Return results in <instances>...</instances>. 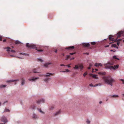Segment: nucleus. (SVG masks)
<instances>
[{"instance_id":"obj_59","label":"nucleus","mask_w":124,"mask_h":124,"mask_svg":"<svg viewBox=\"0 0 124 124\" xmlns=\"http://www.w3.org/2000/svg\"><path fill=\"white\" fill-rule=\"evenodd\" d=\"M62 55L63 56H64V54H62Z\"/></svg>"},{"instance_id":"obj_22","label":"nucleus","mask_w":124,"mask_h":124,"mask_svg":"<svg viewBox=\"0 0 124 124\" xmlns=\"http://www.w3.org/2000/svg\"><path fill=\"white\" fill-rule=\"evenodd\" d=\"M91 75L92 76V77L93 78H96V79H97L98 78L96 76V75H93L92 74H91Z\"/></svg>"},{"instance_id":"obj_25","label":"nucleus","mask_w":124,"mask_h":124,"mask_svg":"<svg viewBox=\"0 0 124 124\" xmlns=\"http://www.w3.org/2000/svg\"><path fill=\"white\" fill-rule=\"evenodd\" d=\"M70 71V70H68V69H67L65 71H62L61 72H69Z\"/></svg>"},{"instance_id":"obj_57","label":"nucleus","mask_w":124,"mask_h":124,"mask_svg":"<svg viewBox=\"0 0 124 124\" xmlns=\"http://www.w3.org/2000/svg\"><path fill=\"white\" fill-rule=\"evenodd\" d=\"M7 102V101H6L4 102V103H3V104H4L5 103H6V102Z\"/></svg>"},{"instance_id":"obj_7","label":"nucleus","mask_w":124,"mask_h":124,"mask_svg":"<svg viewBox=\"0 0 124 124\" xmlns=\"http://www.w3.org/2000/svg\"><path fill=\"white\" fill-rule=\"evenodd\" d=\"M53 74L51 73H47L46 74L44 75H40L39 76H44V77H48L50 76L51 75H52Z\"/></svg>"},{"instance_id":"obj_18","label":"nucleus","mask_w":124,"mask_h":124,"mask_svg":"<svg viewBox=\"0 0 124 124\" xmlns=\"http://www.w3.org/2000/svg\"><path fill=\"white\" fill-rule=\"evenodd\" d=\"M21 85H23L25 83V81L24 80L23 78H22L21 79Z\"/></svg>"},{"instance_id":"obj_8","label":"nucleus","mask_w":124,"mask_h":124,"mask_svg":"<svg viewBox=\"0 0 124 124\" xmlns=\"http://www.w3.org/2000/svg\"><path fill=\"white\" fill-rule=\"evenodd\" d=\"M113 36L112 35H110L109 37V39L110 41H115V40L112 37Z\"/></svg>"},{"instance_id":"obj_50","label":"nucleus","mask_w":124,"mask_h":124,"mask_svg":"<svg viewBox=\"0 0 124 124\" xmlns=\"http://www.w3.org/2000/svg\"><path fill=\"white\" fill-rule=\"evenodd\" d=\"M74 59V57H73L72 58H71L70 59V60H73Z\"/></svg>"},{"instance_id":"obj_14","label":"nucleus","mask_w":124,"mask_h":124,"mask_svg":"<svg viewBox=\"0 0 124 124\" xmlns=\"http://www.w3.org/2000/svg\"><path fill=\"white\" fill-rule=\"evenodd\" d=\"M78 68L80 69V70H81L83 68V66L82 64H78Z\"/></svg>"},{"instance_id":"obj_2","label":"nucleus","mask_w":124,"mask_h":124,"mask_svg":"<svg viewBox=\"0 0 124 124\" xmlns=\"http://www.w3.org/2000/svg\"><path fill=\"white\" fill-rule=\"evenodd\" d=\"M123 32L122 31H121L119 32L116 35L117 36V38L115 39V41H117V45L119 46V44L120 42L119 41H121L122 40L121 39H117L119 38L120 37L122 36L123 35Z\"/></svg>"},{"instance_id":"obj_62","label":"nucleus","mask_w":124,"mask_h":124,"mask_svg":"<svg viewBox=\"0 0 124 124\" xmlns=\"http://www.w3.org/2000/svg\"><path fill=\"white\" fill-rule=\"evenodd\" d=\"M92 70H92V72H93V70H93V69H92Z\"/></svg>"},{"instance_id":"obj_17","label":"nucleus","mask_w":124,"mask_h":124,"mask_svg":"<svg viewBox=\"0 0 124 124\" xmlns=\"http://www.w3.org/2000/svg\"><path fill=\"white\" fill-rule=\"evenodd\" d=\"M60 113L61 111L60 110H58V111H56L55 113V116L58 115L60 114Z\"/></svg>"},{"instance_id":"obj_20","label":"nucleus","mask_w":124,"mask_h":124,"mask_svg":"<svg viewBox=\"0 0 124 124\" xmlns=\"http://www.w3.org/2000/svg\"><path fill=\"white\" fill-rule=\"evenodd\" d=\"M109 97H118V96L117 95H110Z\"/></svg>"},{"instance_id":"obj_35","label":"nucleus","mask_w":124,"mask_h":124,"mask_svg":"<svg viewBox=\"0 0 124 124\" xmlns=\"http://www.w3.org/2000/svg\"><path fill=\"white\" fill-rule=\"evenodd\" d=\"M91 44L92 45H95L96 44V43L95 42H92Z\"/></svg>"},{"instance_id":"obj_24","label":"nucleus","mask_w":124,"mask_h":124,"mask_svg":"<svg viewBox=\"0 0 124 124\" xmlns=\"http://www.w3.org/2000/svg\"><path fill=\"white\" fill-rule=\"evenodd\" d=\"M15 43L16 44H21V43L19 41L17 40L15 41Z\"/></svg>"},{"instance_id":"obj_44","label":"nucleus","mask_w":124,"mask_h":124,"mask_svg":"<svg viewBox=\"0 0 124 124\" xmlns=\"http://www.w3.org/2000/svg\"><path fill=\"white\" fill-rule=\"evenodd\" d=\"M75 54V53H71L70 54V55H73V54Z\"/></svg>"},{"instance_id":"obj_60","label":"nucleus","mask_w":124,"mask_h":124,"mask_svg":"<svg viewBox=\"0 0 124 124\" xmlns=\"http://www.w3.org/2000/svg\"><path fill=\"white\" fill-rule=\"evenodd\" d=\"M95 70H96V71H98V69H95Z\"/></svg>"},{"instance_id":"obj_33","label":"nucleus","mask_w":124,"mask_h":124,"mask_svg":"<svg viewBox=\"0 0 124 124\" xmlns=\"http://www.w3.org/2000/svg\"><path fill=\"white\" fill-rule=\"evenodd\" d=\"M66 58H65L66 60H68L70 57V56L69 55H67L66 56Z\"/></svg>"},{"instance_id":"obj_19","label":"nucleus","mask_w":124,"mask_h":124,"mask_svg":"<svg viewBox=\"0 0 124 124\" xmlns=\"http://www.w3.org/2000/svg\"><path fill=\"white\" fill-rule=\"evenodd\" d=\"M94 65L95 66H102V64L101 63H96Z\"/></svg>"},{"instance_id":"obj_6","label":"nucleus","mask_w":124,"mask_h":124,"mask_svg":"<svg viewBox=\"0 0 124 124\" xmlns=\"http://www.w3.org/2000/svg\"><path fill=\"white\" fill-rule=\"evenodd\" d=\"M7 49V51L8 52L10 51L11 52H12L13 53H15L16 52L14 50H10L11 48L9 47H7L5 48V49Z\"/></svg>"},{"instance_id":"obj_52","label":"nucleus","mask_w":124,"mask_h":124,"mask_svg":"<svg viewBox=\"0 0 124 124\" xmlns=\"http://www.w3.org/2000/svg\"><path fill=\"white\" fill-rule=\"evenodd\" d=\"M68 66V67H70L71 66L69 65H68L66 66Z\"/></svg>"},{"instance_id":"obj_49","label":"nucleus","mask_w":124,"mask_h":124,"mask_svg":"<svg viewBox=\"0 0 124 124\" xmlns=\"http://www.w3.org/2000/svg\"><path fill=\"white\" fill-rule=\"evenodd\" d=\"M60 65L61 66H65V65H64V64H61Z\"/></svg>"},{"instance_id":"obj_26","label":"nucleus","mask_w":124,"mask_h":124,"mask_svg":"<svg viewBox=\"0 0 124 124\" xmlns=\"http://www.w3.org/2000/svg\"><path fill=\"white\" fill-rule=\"evenodd\" d=\"M74 69H78V66L77 65H75V66L74 67Z\"/></svg>"},{"instance_id":"obj_53","label":"nucleus","mask_w":124,"mask_h":124,"mask_svg":"<svg viewBox=\"0 0 124 124\" xmlns=\"http://www.w3.org/2000/svg\"><path fill=\"white\" fill-rule=\"evenodd\" d=\"M57 50H55V52L56 53L57 52Z\"/></svg>"},{"instance_id":"obj_11","label":"nucleus","mask_w":124,"mask_h":124,"mask_svg":"<svg viewBox=\"0 0 124 124\" xmlns=\"http://www.w3.org/2000/svg\"><path fill=\"white\" fill-rule=\"evenodd\" d=\"M37 102L38 104L41 103H44V101L43 99H41L37 101Z\"/></svg>"},{"instance_id":"obj_30","label":"nucleus","mask_w":124,"mask_h":124,"mask_svg":"<svg viewBox=\"0 0 124 124\" xmlns=\"http://www.w3.org/2000/svg\"><path fill=\"white\" fill-rule=\"evenodd\" d=\"M20 54H22L25 55H29V54H26L24 53H20Z\"/></svg>"},{"instance_id":"obj_40","label":"nucleus","mask_w":124,"mask_h":124,"mask_svg":"<svg viewBox=\"0 0 124 124\" xmlns=\"http://www.w3.org/2000/svg\"><path fill=\"white\" fill-rule=\"evenodd\" d=\"M3 38L1 36H0V40L1 41H2V39H3Z\"/></svg>"},{"instance_id":"obj_10","label":"nucleus","mask_w":124,"mask_h":124,"mask_svg":"<svg viewBox=\"0 0 124 124\" xmlns=\"http://www.w3.org/2000/svg\"><path fill=\"white\" fill-rule=\"evenodd\" d=\"M82 45L84 47H88L90 46V44L88 43H83L82 44Z\"/></svg>"},{"instance_id":"obj_42","label":"nucleus","mask_w":124,"mask_h":124,"mask_svg":"<svg viewBox=\"0 0 124 124\" xmlns=\"http://www.w3.org/2000/svg\"><path fill=\"white\" fill-rule=\"evenodd\" d=\"M86 122L87 124H89L90 123V121L88 120H87L86 121Z\"/></svg>"},{"instance_id":"obj_37","label":"nucleus","mask_w":124,"mask_h":124,"mask_svg":"<svg viewBox=\"0 0 124 124\" xmlns=\"http://www.w3.org/2000/svg\"><path fill=\"white\" fill-rule=\"evenodd\" d=\"M113 58H114V59H117V60H119V59H118V58H116V56H113Z\"/></svg>"},{"instance_id":"obj_32","label":"nucleus","mask_w":124,"mask_h":124,"mask_svg":"<svg viewBox=\"0 0 124 124\" xmlns=\"http://www.w3.org/2000/svg\"><path fill=\"white\" fill-rule=\"evenodd\" d=\"M6 85H1L0 86V87L2 88V87H6Z\"/></svg>"},{"instance_id":"obj_48","label":"nucleus","mask_w":124,"mask_h":124,"mask_svg":"<svg viewBox=\"0 0 124 124\" xmlns=\"http://www.w3.org/2000/svg\"><path fill=\"white\" fill-rule=\"evenodd\" d=\"M84 54H87V55H88L89 54V53H84Z\"/></svg>"},{"instance_id":"obj_61","label":"nucleus","mask_w":124,"mask_h":124,"mask_svg":"<svg viewBox=\"0 0 124 124\" xmlns=\"http://www.w3.org/2000/svg\"><path fill=\"white\" fill-rule=\"evenodd\" d=\"M0 124H5V123H1Z\"/></svg>"},{"instance_id":"obj_43","label":"nucleus","mask_w":124,"mask_h":124,"mask_svg":"<svg viewBox=\"0 0 124 124\" xmlns=\"http://www.w3.org/2000/svg\"><path fill=\"white\" fill-rule=\"evenodd\" d=\"M31 107L33 109H34L35 107V106L34 105L32 106Z\"/></svg>"},{"instance_id":"obj_3","label":"nucleus","mask_w":124,"mask_h":124,"mask_svg":"<svg viewBox=\"0 0 124 124\" xmlns=\"http://www.w3.org/2000/svg\"><path fill=\"white\" fill-rule=\"evenodd\" d=\"M113 65V62H109L107 64H105L104 65L105 66V68L106 69H109L111 70L112 69V68H113L112 66L111 65Z\"/></svg>"},{"instance_id":"obj_38","label":"nucleus","mask_w":124,"mask_h":124,"mask_svg":"<svg viewBox=\"0 0 124 124\" xmlns=\"http://www.w3.org/2000/svg\"><path fill=\"white\" fill-rule=\"evenodd\" d=\"M87 73L86 72H85L83 74L84 77H85V76L87 75Z\"/></svg>"},{"instance_id":"obj_15","label":"nucleus","mask_w":124,"mask_h":124,"mask_svg":"<svg viewBox=\"0 0 124 124\" xmlns=\"http://www.w3.org/2000/svg\"><path fill=\"white\" fill-rule=\"evenodd\" d=\"M19 81V79L15 80H7V82H11L14 81Z\"/></svg>"},{"instance_id":"obj_54","label":"nucleus","mask_w":124,"mask_h":124,"mask_svg":"<svg viewBox=\"0 0 124 124\" xmlns=\"http://www.w3.org/2000/svg\"><path fill=\"white\" fill-rule=\"evenodd\" d=\"M92 65L91 64H89V66L90 67H91L92 66Z\"/></svg>"},{"instance_id":"obj_34","label":"nucleus","mask_w":124,"mask_h":124,"mask_svg":"<svg viewBox=\"0 0 124 124\" xmlns=\"http://www.w3.org/2000/svg\"><path fill=\"white\" fill-rule=\"evenodd\" d=\"M36 70L35 69H34V70H33V72L34 73H39L38 72L36 71H35Z\"/></svg>"},{"instance_id":"obj_4","label":"nucleus","mask_w":124,"mask_h":124,"mask_svg":"<svg viewBox=\"0 0 124 124\" xmlns=\"http://www.w3.org/2000/svg\"><path fill=\"white\" fill-rule=\"evenodd\" d=\"M26 46L27 47L31 48H36V46L34 44H29L27 43L26 44Z\"/></svg>"},{"instance_id":"obj_16","label":"nucleus","mask_w":124,"mask_h":124,"mask_svg":"<svg viewBox=\"0 0 124 124\" xmlns=\"http://www.w3.org/2000/svg\"><path fill=\"white\" fill-rule=\"evenodd\" d=\"M119 65L118 64L116 65H114V66H112L113 68H112V69L115 70L116 69H117L119 67Z\"/></svg>"},{"instance_id":"obj_28","label":"nucleus","mask_w":124,"mask_h":124,"mask_svg":"<svg viewBox=\"0 0 124 124\" xmlns=\"http://www.w3.org/2000/svg\"><path fill=\"white\" fill-rule=\"evenodd\" d=\"M38 110L40 112L43 113L44 114V113L42 111V110L38 108Z\"/></svg>"},{"instance_id":"obj_9","label":"nucleus","mask_w":124,"mask_h":124,"mask_svg":"<svg viewBox=\"0 0 124 124\" xmlns=\"http://www.w3.org/2000/svg\"><path fill=\"white\" fill-rule=\"evenodd\" d=\"M51 64V63H46L44 64V66L45 68H48L49 67V66Z\"/></svg>"},{"instance_id":"obj_56","label":"nucleus","mask_w":124,"mask_h":124,"mask_svg":"<svg viewBox=\"0 0 124 124\" xmlns=\"http://www.w3.org/2000/svg\"><path fill=\"white\" fill-rule=\"evenodd\" d=\"M91 68L90 67H88V69H90Z\"/></svg>"},{"instance_id":"obj_51","label":"nucleus","mask_w":124,"mask_h":124,"mask_svg":"<svg viewBox=\"0 0 124 124\" xmlns=\"http://www.w3.org/2000/svg\"><path fill=\"white\" fill-rule=\"evenodd\" d=\"M54 108L53 107H51L50 108V109H52Z\"/></svg>"},{"instance_id":"obj_5","label":"nucleus","mask_w":124,"mask_h":124,"mask_svg":"<svg viewBox=\"0 0 124 124\" xmlns=\"http://www.w3.org/2000/svg\"><path fill=\"white\" fill-rule=\"evenodd\" d=\"M0 120L2 122L6 123L8 122L6 118L4 116H3L1 118Z\"/></svg>"},{"instance_id":"obj_41","label":"nucleus","mask_w":124,"mask_h":124,"mask_svg":"<svg viewBox=\"0 0 124 124\" xmlns=\"http://www.w3.org/2000/svg\"><path fill=\"white\" fill-rule=\"evenodd\" d=\"M36 50H37L38 52H42L43 51L42 50H41V49L38 50V49H36Z\"/></svg>"},{"instance_id":"obj_27","label":"nucleus","mask_w":124,"mask_h":124,"mask_svg":"<svg viewBox=\"0 0 124 124\" xmlns=\"http://www.w3.org/2000/svg\"><path fill=\"white\" fill-rule=\"evenodd\" d=\"M116 44H112V45L111 46L112 47H116L117 48H118V47L117 46L116 47Z\"/></svg>"},{"instance_id":"obj_1","label":"nucleus","mask_w":124,"mask_h":124,"mask_svg":"<svg viewBox=\"0 0 124 124\" xmlns=\"http://www.w3.org/2000/svg\"><path fill=\"white\" fill-rule=\"evenodd\" d=\"M102 78L105 83L110 85L111 86L112 85V83L115 82L114 79L110 76L108 77H103Z\"/></svg>"},{"instance_id":"obj_13","label":"nucleus","mask_w":124,"mask_h":124,"mask_svg":"<svg viewBox=\"0 0 124 124\" xmlns=\"http://www.w3.org/2000/svg\"><path fill=\"white\" fill-rule=\"evenodd\" d=\"M74 48V46H71L68 47H66V49H68V50H71L72 49H73Z\"/></svg>"},{"instance_id":"obj_39","label":"nucleus","mask_w":124,"mask_h":124,"mask_svg":"<svg viewBox=\"0 0 124 124\" xmlns=\"http://www.w3.org/2000/svg\"><path fill=\"white\" fill-rule=\"evenodd\" d=\"M3 42L6 41L8 42V39H4L3 40Z\"/></svg>"},{"instance_id":"obj_58","label":"nucleus","mask_w":124,"mask_h":124,"mask_svg":"<svg viewBox=\"0 0 124 124\" xmlns=\"http://www.w3.org/2000/svg\"><path fill=\"white\" fill-rule=\"evenodd\" d=\"M102 103V102L101 101H100L99 102L100 104H101Z\"/></svg>"},{"instance_id":"obj_12","label":"nucleus","mask_w":124,"mask_h":124,"mask_svg":"<svg viewBox=\"0 0 124 124\" xmlns=\"http://www.w3.org/2000/svg\"><path fill=\"white\" fill-rule=\"evenodd\" d=\"M39 79V78H35L34 77H32L31 78L29 79V81H34L35 80Z\"/></svg>"},{"instance_id":"obj_63","label":"nucleus","mask_w":124,"mask_h":124,"mask_svg":"<svg viewBox=\"0 0 124 124\" xmlns=\"http://www.w3.org/2000/svg\"><path fill=\"white\" fill-rule=\"evenodd\" d=\"M124 96V94H122Z\"/></svg>"},{"instance_id":"obj_21","label":"nucleus","mask_w":124,"mask_h":124,"mask_svg":"<svg viewBox=\"0 0 124 124\" xmlns=\"http://www.w3.org/2000/svg\"><path fill=\"white\" fill-rule=\"evenodd\" d=\"M98 74L102 75H105L106 74V73L105 72H99L98 73Z\"/></svg>"},{"instance_id":"obj_55","label":"nucleus","mask_w":124,"mask_h":124,"mask_svg":"<svg viewBox=\"0 0 124 124\" xmlns=\"http://www.w3.org/2000/svg\"><path fill=\"white\" fill-rule=\"evenodd\" d=\"M109 46V45H107V46H105V47H108Z\"/></svg>"},{"instance_id":"obj_36","label":"nucleus","mask_w":124,"mask_h":124,"mask_svg":"<svg viewBox=\"0 0 124 124\" xmlns=\"http://www.w3.org/2000/svg\"><path fill=\"white\" fill-rule=\"evenodd\" d=\"M101 85V84H96V85H95L94 86H93L95 87V86H98V85Z\"/></svg>"},{"instance_id":"obj_46","label":"nucleus","mask_w":124,"mask_h":124,"mask_svg":"<svg viewBox=\"0 0 124 124\" xmlns=\"http://www.w3.org/2000/svg\"><path fill=\"white\" fill-rule=\"evenodd\" d=\"M89 85L91 86H93V85L92 84H89Z\"/></svg>"},{"instance_id":"obj_45","label":"nucleus","mask_w":124,"mask_h":124,"mask_svg":"<svg viewBox=\"0 0 124 124\" xmlns=\"http://www.w3.org/2000/svg\"><path fill=\"white\" fill-rule=\"evenodd\" d=\"M120 80H121L122 81L123 83V84H124V80L121 79Z\"/></svg>"},{"instance_id":"obj_64","label":"nucleus","mask_w":124,"mask_h":124,"mask_svg":"<svg viewBox=\"0 0 124 124\" xmlns=\"http://www.w3.org/2000/svg\"><path fill=\"white\" fill-rule=\"evenodd\" d=\"M123 42H124V40H123Z\"/></svg>"},{"instance_id":"obj_23","label":"nucleus","mask_w":124,"mask_h":124,"mask_svg":"<svg viewBox=\"0 0 124 124\" xmlns=\"http://www.w3.org/2000/svg\"><path fill=\"white\" fill-rule=\"evenodd\" d=\"M50 79L49 78H47L44 79V81L46 82H47L50 80Z\"/></svg>"},{"instance_id":"obj_31","label":"nucleus","mask_w":124,"mask_h":124,"mask_svg":"<svg viewBox=\"0 0 124 124\" xmlns=\"http://www.w3.org/2000/svg\"><path fill=\"white\" fill-rule=\"evenodd\" d=\"M10 111V110L8 109H7V108H6L5 110L4 111V112H9Z\"/></svg>"},{"instance_id":"obj_47","label":"nucleus","mask_w":124,"mask_h":124,"mask_svg":"<svg viewBox=\"0 0 124 124\" xmlns=\"http://www.w3.org/2000/svg\"><path fill=\"white\" fill-rule=\"evenodd\" d=\"M38 60H39V61H40L41 62H42V60L41 59H38Z\"/></svg>"},{"instance_id":"obj_29","label":"nucleus","mask_w":124,"mask_h":124,"mask_svg":"<svg viewBox=\"0 0 124 124\" xmlns=\"http://www.w3.org/2000/svg\"><path fill=\"white\" fill-rule=\"evenodd\" d=\"M33 118L34 119H36L37 118V115L35 114H34L33 116Z\"/></svg>"}]
</instances>
